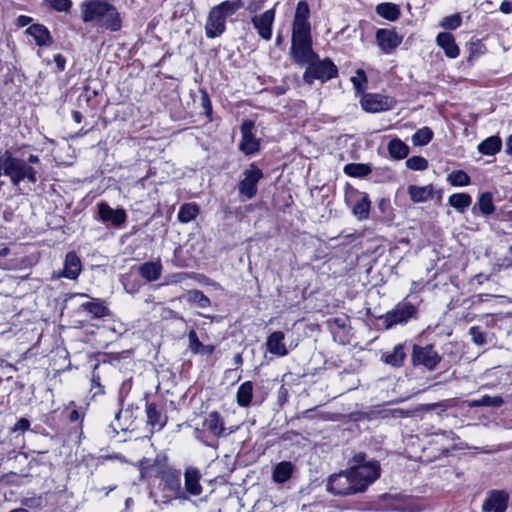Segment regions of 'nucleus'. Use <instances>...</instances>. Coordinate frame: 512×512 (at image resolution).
Here are the masks:
<instances>
[{
  "instance_id": "obj_1",
  "label": "nucleus",
  "mask_w": 512,
  "mask_h": 512,
  "mask_svg": "<svg viewBox=\"0 0 512 512\" xmlns=\"http://www.w3.org/2000/svg\"><path fill=\"white\" fill-rule=\"evenodd\" d=\"M82 20L88 22H98L102 26L117 31L120 29V19L117 9L106 0H91L82 3Z\"/></svg>"
},
{
  "instance_id": "obj_2",
  "label": "nucleus",
  "mask_w": 512,
  "mask_h": 512,
  "mask_svg": "<svg viewBox=\"0 0 512 512\" xmlns=\"http://www.w3.org/2000/svg\"><path fill=\"white\" fill-rule=\"evenodd\" d=\"M349 471L357 484L359 492L375 482L380 476V465L375 460H367L364 453L356 454L349 462Z\"/></svg>"
},
{
  "instance_id": "obj_3",
  "label": "nucleus",
  "mask_w": 512,
  "mask_h": 512,
  "mask_svg": "<svg viewBox=\"0 0 512 512\" xmlns=\"http://www.w3.org/2000/svg\"><path fill=\"white\" fill-rule=\"evenodd\" d=\"M37 173L38 171L28 165L25 160L13 157L9 152L0 157V175L9 177L14 186L19 185L24 180L32 184L36 183Z\"/></svg>"
},
{
  "instance_id": "obj_4",
  "label": "nucleus",
  "mask_w": 512,
  "mask_h": 512,
  "mask_svg": "<svg viewBox=\"0 0 512 512\" xmlns=\"http://www.w3.org/2000/svg\"><path fill=\"white\" fill-rule=\"evenodd\" d=\"M303 74L306 83L312 84L314 80L328 81L337 76L338 70L335 64L329 60H312Z\"/></svg>"
},
{
  "instance_id": "obj_5",
  "label": "nucleus",
  "mask_w": 512,
  "mask_h": 512,
  "mask_svg": "<svg viewBox=\"0 0 512 512\" xmlns=\"http://www.w3.org/2000/svg\"><path fill=\"white\" fill-rule=\"evenodd\" d=\"M417 313L416 307L409 302L398 303L391 311L381 316L382 325L390 329L396 325H403L414 318Z\"/></svg>"
},
{
  "instance_id": "obj_6",
  "label": "nucleus",
  "mask_w": 512,
  "mask_h": 512,
  "mask_svg": "<svg viewBox=\"0 0 512 512\" xmlns=\"http://www.w3.org/2000/svg\"><path fill=\"white\" fill-rule=\"evenodd\" d=\"M327 490L335 495H350L359 492L349 470L331 475L327 483Z\"/></svg>"
},
{
  "instance_id": "obj_7",
  "label": "nucleus",
  "mask_w": 512,
  "mask_h": 512,
  "mask_svg": "<svg viewBox=\"0 0 512 512\" xmlns=\"http://www.w3.org/2000/svg\"><path fill=\"white\" fill-rule=\"evenodd\" d=\"M244 178L238 184L239 193L247 199H252L257 193V184L262 179V171L251 164L243 173Z\"/></svg>"
},
{
  "instance_id": "obj_8",
  "label": "nucleus",
  "mask_w": 512,
  "mask_h": 512,
  "mask_svg": "<svg viewBox=\"0 0 512 512\" xmlns=\"http://www.w3.org/2000/svg\"><path fill=\"white\" fill-rule=\"evenodd\" d=\"M412 361L414 365H423L427 369L433 370L441 361V356L434 350L432 345H414Z\"/></svg>"
},
{
  "instance_id": "obj_9",
  "label": "nucleus",
  "mask_w": 512,
  "mask_h": 512,
  "mask_svg": "<svg viewBox=\"0 0 512 512\" xmlns=\"http://www.w3.org/2000/svg\"><path fill=\"white\" fill-rule=\"evenodd\" d=\"M376 42L385 54L392 53L403 41V36L394 29H378L375 35Z\"/></svg>"
},
{
  "instance_id": "obj_10",
  "label": "nucleus",
  "mask_w": 512,
  "mask_h": 512,
  "mask_svg": "<svg viewBox=\"0 0 512 512\" xmlns=\"http://www.w3.org/2000/svg\"><path fill=\"white\" fill-rule=\"evenodd\" d=\"M275 20V9H269L262 14L254 15L251 18L253 27L257 30L258 35L269 41L272 37V25Z\"/></svg>"
},
{
  "instance_id": "obj_11",
  "label": "nucleus",
  "mask_w": 512,
  "mask_h": 512,
  "mask_svg": "<svg viewBox=\"0 0 512 512\" xmlns=\"http://www.w3.org/2000/svg\"><path fill=\"white\" fill-rule=\"evenodd\" d=\"M509 494L503 490H491L482 505V512H505Z\"/></svg>"
},
{
  "instance_id": "obj_12",
  "label": "nucleus",
  "mask_w": 512,
  "mask_h": 512,
  "mask_svg": "<svg viewBox=\"0 0 512 512\" xmlns=\"http://www.w3.org/2000/svg\"><path fill=\"white\" fill-rule=\"evenodd\" d=\"M253 128L254 122L251 120H245L241 125L242 139L239 148L246 155L253 154L259 150V141L252 133Z\"/></svg>"
},
{
  "instance_id": "obj_13",
  "label": "nucleus",
  "mask_w": 512,
  "mask_h": 512,
  "mask_svg": "<svg viewBox=\"0 0 512 512\" xmlns=\"http://www.w3.org/2000/svg\"><path fill=\"white\" fill-rule=\"evenodd\" d=\"M226 28V18L214 7L211 9L206 25V36L208 38H215L220 36Z\"/></svg>"
},
{
  "instance_id": "obj_14",
  "label": "nucleus",
  "mask_w": 512,
  "mask_h": 512,
  "mask_svg": "<svg viewBox=\"0 0 512 512\" xmlns=\"http://www.w3.org/2000/svg\"><path fill=\"white\" fill-rule=\"evenodd\" d=\"M291 54L294 61L300 65H307L317 58L312 49V41L292 43Z\"/></svg>"
},
{
  "instance_id": "obj_15",
  "label": "nucleus",
  "mask_w": 512,
  "mask_h": 512,
  "mask_svg": "<svg viewBox=\"0 0 512 512\" xmlns=\"http://www.w3.org/2000/svg\"><path fill=\"white\" fill-rule=\"evenodd\" d=\"M392 100L380 94H368L361 101L362 108L371 113H376L391 108Z\"/></svg>"
},
{
  "instance_id": "obj_16",
  "label": "nucleus",
  "mask_w": 512,
  "mask_h": 512,
  "mask_svg": "<svg viewBox=\"0 0 512 512\" xmlns=\"http://www.w3.org/2000/svg\"><path fill=\"white\" fill-rule=\"evenodd\" d=\"M98 213L103 222H111L115 226H120L126 221V213L123 209H113L105 202L98 204Z\"/></svg>"
},
{
  "instance_id": "obj_17",
  "label": "nucleus",
  "mask_w": 512,
  "mask_h": 512,
  "mask_svg": "<svg viewBox=\"0 0 512 512\" xmlns=\"http://www.w3.org/2000/svg\"><path fill=\"white\" fill-rule=\"evenodd\" d=\"M203 426L210 434H212L215 437L229 435L234 431L231 429L229 432L226 433L224 420L222 419L221 415L216 411H213L206 416L203 422Z\"/></svg>"
},
{
  "instance_id": "obj_18",
  "label": "nucleus",
  "mask_w": 512,
  "mask_h": 512,
  "mask_svg": "<svg viewBox=\"0 0 512 512\" xmlns=\"http://www.w3.org/2000/svg\"><path fill=\"white\" fill-rule=\"evenodd\" d=\"M200 480L201 474L198 469L194 467L186 468L184 472L185 491L193 496L200 495L202 493Z\"/></svg>"
},
{
  "instance_id": "obj_19",
  "label": "nucleus",
  "mask_w": 512,
  "mask_h": 512,
  "mask_svg": "<svg viewBox=\"0 0 512 512\" xmlns=\"http://www.w3.org/2000/svg\"><path fill=\"white\" fill-rule=\"evenodd\" d=\"M285 335L281 331L271 333L266 341L267 351L278 357H284L288 354V350L284 343Z\"/></svg>"
},
{
  "instance_id": "obj_20",
  "label": "nucleus",
  "mask_w": 512,
  "mask_h": 512,
  "mask_svg": "<svg viewBox=\"0 0 512 512\" xmlns=\"http://www.w3.org/2000/svg\"><path fill=\"white\" fill-rule=\"evenodd\" d=\"M81 261L75 252H68L64 261V269L61 276L68 279H76L81 272Z\"/></svg>"
},
{
  "instance_id": "obj_21",
  "label": "nucleus",
  "mask_w": 512,
  "mask_h": 512,
  "mask_svg": "<svg viewBox=\"0 0 512 512\" xmlns=\"http://www.w3.org/2000/svg\"><path fill=\"white\" fill-rule=\"evenodd\" d=\"M436 43L441 47L449 58H456L459 55V47L451 33L441 32L436 37Z\"/></svg>"
},
{
  "instance_id": "obj_22",
  "label": "nucleus",
  "mask_w": 512,
  "mask_h": 512,
  "mask_svg": "<svg viewBox=\"0 0 512 512\" xmlns=\"http://www.w3.org/2000/svg\"><path fill=\"white\" fill-rule=\"evenodd\" d=\"M26 33L32 36L39 46H49L52 44L50 32L43 25L33 24L26 30Z\"/></svg>"
},
{
  "instance_id": "obj_23",
  "label": "nucleus",
  "mask_w": 512,
  "mask_h": 512,
  "mask_svg": "<svg viewBox=\"0 0 512 512\" xmlns=\"http://www.w3.org/2000/svg\"><path fill=\"white\" fill-rule=\"evenodd\" d=\"M142 278L148 282L156 281L162 273V265L160 261L145 262L138 269Z\"/></svg>"
},
{
  "instance_id": "obj_24",
  "label": "nucleus",
  "mask_w": 512,
  "mask_h": 512,
  "mask_svg": "<svg viewBox=\"0 0 512 512\" xmlns=\"http://www.w3.org/2000/svg\"><path fill=\"white\" fill-rule=\"evenodd\" d=\"M407 192L410 196V199L413 203H422L427 201L433 195V186H417L410 185L407 188Z\"/></svg>"
},
{
  "instance_id": "obj_25",
  "label": "nucleus",
  "mask_w": 512,
  "mask_h": 512,
  "mask_svg": "<svg viewBox=\"0 0 512 512\" xmlns=\"http://www.w3.org/2000/svg\"><path fill=\"white\" fill-rule=\"evenodd\" d=\"M165 457H156V459L151 460L148 458H143L139 462V470L142 476L155 472L156 474H160L162 472V467L164 466Z\"/></svg>"
},
{
  "instance_id": "obj_26",
  "label": "nucleus",
  "mask_w": 512,
  "mask_h": 512,
  "mask_svg": "<svg viewBox=\"0 0 512 512\" xmlns=\"http://www.w3.org/2000/svg\"><path fill=\"white\" fill-rule=\"evenodd\" d=\"M294 471V466L291 462L283 461L278 463L273 471V480L276 483H284L290 479Z\"/></svg>"
},
{
  "instance_id": "obj_27",
  "label": "nucleus",
  "mask_w": 512,
  "mask_h": 512,
  "mask_svg": "<svg viewBox=\"0 0 512 512\" xmlns=\"http://www.w3.org/2000/svg\"><path fill=\"white\" fill-rule=\"evenodd\" d=\"M253 396V383L246 381L242 383L236 393L237 404L241 407H247L251 403Z\"/></svg>"
},
{
  "instance_id": "obj_28",
  "label": "nucleus",
  "mask_w": 512,
  "mask_h": 512,
  "mask_svg": "<svg viewBox=\"0 0 512 512\" xmlns=\"http://www.w3.org/2000/svg\"><path fill=\"white\" fill-rule=\"evenodd\" d=\"M388 152L394 159H404L409 154V147L399 138H394L388 143Z\"/></svg>"
},
{
  "instance_id": "obj_29",
  "label": "nucleus",
  "mask_w": 512,
  "mask_h": 512,
  "mask_svg": "<svg viewBox=\"0 0 512 512\" xmlns=\"http://www.w3.org/2000/svg\"><path fill=\"white\" fill-rule=\"evenodd\" d=\"M379 16L389 21H396L400 16V8L394 3H381L376 6Z\"/></svg>"
},
{
  "instance_id": "obj_30",
  "label": "nucleus",
  "mask_w": 512,
  "mask_h": 512,
  "mask_svg": "<svg viewBox=\"0 0 512 512\" xmlns=\"http://www.w3.org/2000/svg\"><path fill=\"white\" fill-rule=\"evenodd\" d=\"M501 146V139L498 136H491L478 145V151L484 155H494L500 151Z\"/></svg>"
},
{
  "instance_id": "obj_31",
  "label": "nucleus",
  "mask_w": 512,
  "mask_h": 512,
  "mask_svg": "<svg viewBox=\"0 0 512 512\" xmlns=\"http://www.w3.org/2000/svg\"><path fill=\"white\" fill-rule=\"evenodd\" d=\"M371 202L368 198V195L365 193H362L361 198L356 202V204L353 206V215L358 220H365L369 217Z\"/></svg>"
},
{
  "instance_id": "obj_32",
  "label": "nucleus",
  "mask_w": 512,
  "mask_h": 512,
  "mask_svg": "<svg viewBox=\"0 0 512 512\" xmlns=\"http://www.w3.org/2000/svg\"><path fill=\"white\" fill-rule=\"evenodd\" d=\"M81 308L92 314L94 318H103L109 315L108 308L98 299L83 303Z\"/></svg>"
},
{
  "instance_id": "obj_33",
  "label": "nucleus",
  "mask_w": 512,
  "mask_h": 512,
  "mask_svg": "<svg viewBox=\"0 0 512 512\" xmlns=\"http://www.w3.org/2000/svg\"><path fill=\"white\" fill-rule=\"evenodd\" d=\"M448 203L462 213L471 205L472 198L467 193H454L448 198Z\"/></svg>"
},
{
  "instance_id": "obj_34",
  "label": "nucleus",
  "mask_w": 512,
  "mask_h": 512,
  "mask_svg": "<svg viewBox=\"0 0 512 512\" xmlns=\"http://www.w3.org/2000/svg\"><path fill=\"white\" fill-rule=\"evenodd\" d=\"M504 403V400L501 396H489V395H484L482 398L480 399H475V400H471L468 402V406L470 408H474V407H495V408H498L500 406H502Z\"/></svg>"
},
{
  "instance_id": "obj_35",
  "label": "nucleus",
  "mask_w": 512,
  "mask_h": 512,
  "mask_svg": "<svg viewBox=\"0 0 512 512\" xmlns=\"http://www.w3.org/2000/svg\"><path fill=\"white\" fill-rule=\"evenodd\" d=\"M199 213V207L195 203L183 204L178 212L177 218L181 223H188L196 218Z\"/></svg>"
},
{
  "instance_id": "obj_36",
  "label": "nucleus",
  "mask_w": 512,
  "mask_h": 512,
  "mask_svg": "<svg viewBox=\"0 0 512 512\" xmlns=\"http://www.w3.org/2000/svg\"><path fill=\"white\" fill-rule=\"evenodd\" d=\"M404 347L402 344H397L391 353H388L384 357V362L394 367H400L403 365L405 359Z\"/></svg>"
},
{
  "instance_id": "obj_37",
  "label": "nucleus",
  "mask_w": 512,
  "mask_h": 512,
  "mask_svg": "<svg viewBox=\"0 0 512 512\" xmlns=\"http://www.w3.org/2000/svg\"><path fill=\"white\" fill-rule=\"evenodd\" d=\"M310 24H293L292 29V43L295 42H310Z\"/></svg>"
},
{
  "instance_id": "obj_38",
  "label": "nucleus",
  "mask_w": 512,
  "mask_h": 512,
  "mask_svg": "<svg viewBox=\"0 0 512 512\" xmlns=\"http://www.w3.org/2000/svg\"><path fill=\"white\" fill-rule=\"evenodd\" d=\"M163 479L170 490L180 493V498H186L181 490L180 473L178 471H168L164 474Z\"/></svg>"
},
{
  "instance_id": "obj_39",
  "label": "nucleus",
  "mask_w": 512,
  "mask_h": 512,
  "mask_svg": "<svg viewBox=\"0 0 512 512\" xmlns=\"http://www.w3.org/2000/svg\"><path fill=\"white\" fill-rule=\"evenodd\" d=\"M242 7L243 2L241 0H227L215 6L214 8L218 9L219 12H222V15L227 19V17L235 14Z\"/></svg>"
},
{
  "instance_id": "obj_40",
  "label": "nucleus",
  "mask_w": 512,
  "mask_h": 512,
  "mask_svg": "<svg viewBox=\"0 0 512 512\" xmlns=\"http://www.w3.org/2000/svg\"><path fill=\"white\" fill-rule=\"evenodd\" d=\"M146 413L148 423L157 430H160L164 426L162 421L161 413L158 411L155 404L151 403L146 406Z\"/></svg>"
},
{
  "instance_id": "obj_41",
  "label": "nucleus",
  "mask_w": 512,
  "mask_h": 512,
  "mask_svg": "<svg viewBox=\"0 0 512 512\" xmlns=\"http://www.w3.org/2000/svg\"><path fill=\"white\" fill-rule=\"evenodd\" d=\"M433 138V131L429 127H423L412 135V143L414 146L427 145Z\"/></svg>"
},
{
  "instance_id": "obj_42",
  "label": "nucleus",
  "mask_w": 512,
  "mask_h": 512,
  "mask_svg": "<svg viewBox=\"0 0 512 512\" xmlns=\"http://www.w3.org/2000/svg\"><path fill=\"white\" fill-rule=\"evenodd\" d=\"M186 299L200 308H207L211 304L210 299L200 290H189L186 293Z\"/></svg>"
},
{
  "instance_id": "obj_43",
  "label": "nucleus",
  "mask_w": 512,
  "mask_h": 512,
  "mask_svg": "<svg viewBox=\"0 0 512 512\" xmlns=\"http://www.w3.org/2000/svg\"><path fill=\"white\" fill-rule=\"evenodd\" d=\"M447 181L456 187H464L470 184V176L463 170H455L448 174Z\"/></svg>"
},
{
  "instance_id": "obj_44",
  "label": "nucleus",
  "mask_w": 512,
  "mask_h": 512,
  "mask_svg": "<svg viewBox=\"0 0 512 512\" xmlns=\"http://www.w3.org/2000/svg\"><path fill=\"white\" fill-rule=\"evenodd\" d=\"M344 172L351 177H364L371 172V168L366 164L350 163L345 165Z\"/></svg>"
},
{
  "instance_id": "obj_45",
  "label": "nucleus",
  "mask_w": 512,
  "mask_h": 512,
  "mask_svg": "<svg viewBox=\"0 0 512 512\" xmlns=\"http://www.w3.org/2000/svg\"><path fill=\"white\" fill-rule=\"evenodd\" d=\"M478 207L482 214H492L495 210L493 195L490 192L482 193L478 198Z\"/></svg>"
},
{
  "instance_id": "obj_46",
  "label": "nucleus",
  "mask_w": 512,
  "mask_h": 512,
  "mask_svg": "<svg viewBox=\"0 0 512 512\" xmlns=\"http://www.w3.org/2000/svg\"><path fill=\"white\" fill-rule=\"evenodd\" d=\"M309 7L305 1H300L297 4L293 24H309Z\"/></svg>"
},
{
  "instance_id": "obj_47",
  "label": "nucleus",
  "mask_w": 512,
  "mask_h": 512,
  "mask_svg": "<svg viewBox=\"0 0 512 512\" xmlns=\"http://www.w3.org/2000/svg\"><path fill=\"white\" fill-rule=\"evenodd\" d=\"M406 166L414 171H423L428 168V161L421 156H412L406 160Z\"/></svg>"
},
{
  "instance_id": "obj_48",
  "label": "nucleus",
  "mask_w": 512,
  "mask_h": 512,
  "mask_svg": "<svg viewBox=\"0 0 512 512\" xmlns=\"http://www.w3.org/2000/svg\"><path fill=\"white\" fill-rule=\"evenodd\" d=\"M462 19L459 14H454L443 18L441 27L445 29H457L461 25Z\"/></svg>"
},
{
  "instance_id": "obj_49",
  "label": "nucleus",
  "mask_w": 512,
  "mask_h": 512,
  "mask_svg": "<svg viewBox=\"0 0 512 512\" xmlns=\"http://www.w3.org/2000/svg\"><path fill=\"white\" fill-rule=\"evenodd\" d=\"M469 334L474 344L482 346L486 343V334L478 326H472L469 329Z\"/></svg>"
},
{
  "instance_id": "obj_50",
  "label": "nucleus",
  "mask_w": 512,
  "mask_h": 512,
  "mask_svg": "<svg viewBox=\"0 0 512 512\" xmlns=\"http://www.w3.org/2000/svg\"><path fill=\"white\" fill-rule=\"evenodd\" d=\"M355 89L360 92L366 88V75L363 70H357L356 75L351 78Z\"/></svg>"
},
{
  "instance_id": "obj_51",
  "label": "nucleus",
  "mask_w": 512,
  "mask_h": 512,
  "mask_svg": "<svg viewBox=\"0 0 512 512\" xmlns=\"http://www.w3.org/2000/svg\"><path fill=\"white\" fill-rule=\"evenodd\" d=\"M46 2L59 12H68L72 6L71 0H46Z\"/></svg>"
},
{
  "instance_id": "obj_52",
  "label": "nucleus",
  "mask_w": 512,
  "mask_h": 512,
  "mask_svg": "<svg viewBox=\"0 0 512 512\" xmlns=\"http://www.w3.org/2000/svg\"><path fill=\"white\" fill-rule=\"evenodd\" d=\"M189 340V348L193 353H199L200 349L203 347V344L199 341L197 333L195 330H191L188 333Z\"/></svg>"
},
{
  "instance_id": "obj_53",
  "label": "nucleus",
  "mask_w": 512,
  "mask_h": 512,
  "mask_svg": "<svg viewBox=\"0 0 512 512\" xmlns=\"http://www.w3.org/2000/svg\"><path fill=\"white\" fill-rule=\"evenodd\" d=\"M485 52V46L477 40L470 44V56L469 60H471L474 56L481 55Z\"/></svg>"
},
{
  "instance_id": "obj_54",
  "label": "nucleus",
  "mask_w": 512,
  "mask_h": 512,
  "mask_svg": "<svg viewBox=\"0 0 512 512\" xmlns=\"http://www.w3.org/2000/svg\"><path fill=\"white\" fill-rule=\"evenodd\" d=\"M131 411L129 410H119L116 415H115V421L118 423V427L121 429V430H126L128 428V425L125 423H121V419L123 417L127 418L128 416H131Z\"/></svg>"
},
{
  "instance_id": "obj_55",
  "label": "nucleus",
  "mask_w": 512,
  "mask_h": 512,
  "mask_svg": "<svg viewBox=\"0 0 512 512\" xmlns=\"http://www.w3.org/2000/svg\"><path fill=\"white\" fill-rule=\"evenodd\" d=\"M91 387L99 389L97 392L94 393V395H96V394H104V388L100 384V376L98 374H96L95 372H93V374H92Z\"/></svg>"
},
{
  "instance_id": "obj_56",
  "label": "nucleus",
  "mask_w": 512,
  "mask_h": 512,
  "mask_svg": "<svg viewBox=\"0 0 512 512\" xmlns=\"http://www.w3.org/2000/svg\"><path fill=\"white\" fill-rule=\"evenodd\" d=\"M29 426H30L29 421L26 418H21L16 422L15 426L13 427V430L14 431H18V430L26 431L29 429Z\"/></svg>"
},
{
  "instance_id": "obj_57",
  "label": "nucleus",
  "mask_w": 512,
  "mask_h": 512,
  "mask_svg": "<svg viewBox=\"0 0 512 512\" xmlns=\"http://www.w3.org/2000/svg\"><path fill=\"white\" fill-rule=\"evenodd\" d=\"M54 61L56 63L58 70L63 71L65 69L66 59L63 55L56 54L54 56Z\"/></svg>"
},
{
  "instance_id": "obj_58",
  "label": "nucleus",
  "mask_w": 512,
  "mask_h": 512,
  "mask_svg": "<svg viewBox=\"0 0 512 512\" xmlns=\"http://www.w3.org/2000/svg\"><path fill=\"white\" fill-rule=\"evenodd\" d=\"M262 8V1L261 0H258V1H252L248 4L247 6V10L250 12V13H256L257 11H259L260 9Z\"/></svg>"
},
{
  "instance_id": "obj_59",
  "label": "nucleus",
  "mask_w": 512,
  "mask_h": 512,
  "mask_svg": "<svg viewBox=\"0 0 512 512\" xmlns=\"http://www.w3.org/2000/svg\"><path fill=\"white\" fill-rule=\"evenodd\" d=\"M500 11L504 14L512 13V2L511 1H503L500 5Z\"/></svg>"
},
{
  "instance_id": "obj_60",
  "label": "nucleus",
  "mask_w": 512,
  "mask_h": 512,
  "mask_svg": "<svg viewBox=\"0 0 512 512\" xmlns=\"http://www.w3.org/2000/svg\"><path fill=\"white\" fill-rule=\"evenodd\" d=\"M192 277H195V274L194 273H178L176 275H174V278L175 280L173 281L174 283L176 282H182L188 278H192Z\"/></svg>"
},
{
  "instance_id": "obj_61",
  "label": "nucleus",
  "mask_w": 512,
  "mask_h": 512,
  "mask_svg": "<svg viewBox=\"0 0 512 512\" xmlns=\"http://www.w3.org/2000/svg\"><path fill=\"white\" fill-rule=\"evenodd\" d=\"M31 22V18L28 16L21 15L17 19V23L20 27L27 26Z\"/></svg>"
},
{
  "instance_id": "obj_62",
  "label": "nucleus",
  "mask_w": 512,
  "mask_h": 512,
  "mask_svg": "<svg viewBox=\"0 0 512 512\" xmlns=\"http://www.w3.org/2000/svg\"><path fill=\"white\" fill-rule=\"evenodd\" d=\"M202 105L207 112H211V103L206 93H203Z\"/></svg>"
},
{
  "instance_id": "obj_63",
  "label": "nucleus",
  "mask_w": 512,
  "mask_h": 512,
  "mask_svg": "<svg viewBox=\"0 0 512 512\" xmlns=\"http://www.w3.org/2000/svg\"><path fill=\"white\" fill-rule=\"evenodd\" d=\"M39 161L40 160H39V157L37 155L31 154V155H29L26 163H28V165H30V164L39 163Z\"/></svg>"
},
{
  "instance_id": "obj_64",
  "label": "nucleus",
  "mask_w": 512,
  "mask_h": 512,
  "mask_svg": "<svg viewBox=\"0 0 512 512\" xmlns=\"http://www.w3.org/2000/svg\"><path fill=\"white\" fill-rule=\"evenodd\" d=\"M506 152L512 155V134L509 136L506 142Z\"/></svg>"
}]
</instances>
